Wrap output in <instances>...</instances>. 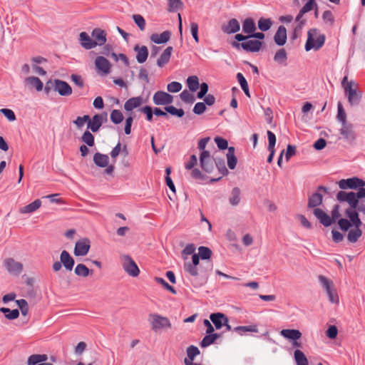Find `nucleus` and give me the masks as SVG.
<instances>
[{"instance_id": "nucleus-1", "label": "nucleus", "mask_w": 365, "mask_h": 365, "mask_svg": "<svg viewBox=\"0 0 365 365\" xmlns=\"http://www.w3.org/2000/svg\"><path fill=\"white\" fill-rule=\"evenodd\" d=\"M338 185L341 190L358 189L356 192H347L341 190L336 194V200L338 201L341 202H346L353 208L357 207L359 200L365 197V181L362 179L357 177L342 179L338 182Z\"/></svg>"}, {"instance_id": "nucleus-2", "label": "nucleus", "mask_w": 365, "mask_h": 365, "mask_svg": "<svg viewBox=\"0 0 365 365\" xmlns=\"http://www.w3.org/2000/svg\"><path fill=\"white\" fill-rule=\"evenodd\" d=\"M213 264L211 261L202 262L200 265L195 267V272H187L191 277V282L195 287L205 284L208 279L209 274L212 272Z\"/></svg>"}, {"instance_id": "nucleus-3", "label": "nucleus", "mask_w": 365, "mask_h": 365, "mask_svg": "<svg viewBox=\"0 0 365 365\" xmlns=\"http://www.w3.org/2000/svg\"><path fill=\"white\" fill-rule=\"evenodd\" d=\"M325 42V35L321 34L317 29H311L307 33V40L305 43V50L309 51L312 49L316 51L321 48Z\"/></svg>"}, {"instance_id": "nucleus-4", "label": "nucleus", "mask_w": 365, "mask_h": 365, "mask_svg": "<svg viewBox=\"0 0 365 365\" xmlns=\"http://www.w3.org/2000/svg\"><path fill=\"white\" fill-rule=\"evenodd\" d=\"M339 205H335L331 212V217L320 208H315L313 210V214L321 224L324 227H329L333 222L340 219L339 217H341V215L339 213Z\"/></svg>"}, {"instance_id": "nucleus-5", "label": "nucleus", "mask_w": 365, "mask_h": 365, "mask_svg": "<svg viewBox=\"0 0 365 365\" xmlns=\"http://www.w3.org/2000/svg\"><path fill=\"white\" fill-rule=\"evenodd\" d=\"M318 280L321 286L325 290L329 301L332 304H338L339 303V297L334 287V282L324 275H319Z\"/></svg>"}, {"instance_id": "nucleus-6", "label": "nucleus", "mask_w": 365, "mask_h": 365, "mask_svg": "<svg viewBox=\"0 0 365 365\" xmlns=\"http://www.w3.org/2000/svg\"><path fill=\"white\" fill-rule=\"evenodd\" d=\"M149 322L152 329L155 331L163 329H170L172 326L168 317H163L158 314H150L149 315Z\"/></svg>"}, {"instance_id": "nucleus-7", "label": "nucleus", "mask_w": 365, "mask_h": 365, "mask_svg": "<svg viewBox=\"0 0 365 365\" xmlns=\"http://www.w3.org/2000/svg\"><path fill=\"white\" fill-rule=\"evenodd\" d=\"M120 262L124 271L130 277H135L140 274V269L135 261L129 255L120 256Z\"/></svg>"}, {"instance_id": "nucleus-8", "label": "nucleus", "mask_w": 365, "mask_h": 365, "mask_svg": "<svg viewBox=\"0 0 365 365\" xmlns=\"http://www.w3.org/2000/svg\"><path fill=\"white\" fill-rule=\"evenodd\" d=\"M327 193L328 192L327 188L324 186L320 185L317 187V191L311 195L308 199L307 208H312L313 210L317 207L322 205L323 201V195L321 192Z\"/></svg>"}, {"instance_id": "nucleus-9", "label": "nucleus", "mask_w": 365, "mask_h": 365, "mask_svg": "<svg viewBox=\"0 0 365 365\" xmlns=\"http://www.w3.org/2000/svg\"><path fill=\"white\" fill-rule=\"evenodd\" d=\"M232 46L235 48H239L241 47L243 50L247 52H258L262 46V42L259 40H249L247 39L245 41L242 43H237V42H233Z\"/></svg>"}, {"instance_id": "nucleus-10", "label": "nucleus", "mask_w": 365, "mask_h": 365, "mask_svg": "<svg viewBox=\"0 0 365 365\" xmlns=\"http://www.w3.org/2000/svg\"><path fill=\"white\" fill-rule=\"evenodd\" d=\"M215 162L208 150L201 152L200 155V167L205 173H210L212 172Z\"/></svg>"}, {"instance_id": "nucleus-11", "label": "nucleus", "mask_w": 365, "mask_h": 365, "mask_svg": "<svg viewBox=\"0 0 365 365\" xmlns=\"http://www.w3.org/2000/svg\"><path fill=\"white\" fill-rule=\"evenodd\" d=\"M4 265L10 274L15 276L19 275L24 269L21 262H17L11 257L6 258L4 261Z\"/></svg>"}, {"instance_id": "nucleus-12", "label": "nucleus", "mask_w": 365, "mask_h": 365, "mask_svg": "<svg viewBox=\"0 0 365 365\" xmlns=\"http://www.w3.org/2000/svg\"><path fill=\"white\" fill-rule=\"evenodd\" d=\"M153 100L157 106L168 105L173 103V97L165 91H159L154 93Z\"/></svg>"}, {"instance_id": "nucleus-13", "label": "nucleus", "mask_w": 365, "mask_h": 365, "mask_svg": "<svg viewBox=\"0 0 365 365\" xmlns=\"http://www.w3.org/2000/svg\"><path fill=\"white\" fill-rule=\"evenodd\" d=\"M90 244V240L88 238H83L77 241L74 248V255L76 256L86 255L91 247Z\"/></svg>"}, {"instance_id": "nucleus-14", "label": "nucleus", "mask_w": 365, "mask_h": 365, "mask_svg": "<svg viewBox=\"0 0 365 365\" xmlns=\"http://www.w3.org/2000/svg\"><path fill=\"white\" fill-rule=\"evenodd\" d=\"M95 66L98 73L106 75L110 72V63L103 56H98L95 60Z\"/></svg>"}, {"instance_id": "nucleus-15", "label": "nucleus", "mask_w": 365, "mask_h": 365, "mask_svg": "<svg viewBox=\"0 0 365 365\" xmlns=\"http://www.w3.org/2000/svg\"><path fill=\"white\" fill-rule=\"evenodd\" d=\"M54 90L61 96H68L72 93L71 86L66 81L55 80Z\"/></svg>"}, {"instance_id": "nucleus-16", "label": "nucleus", "mask_w": 365, "mask_h": 365, "mask_svg": "<svg viewBox=\"0 0 365 365\" xmlns=\"http://www.w3.org/2000/svg\"><path fill=\"white\" fill-rule=\"evenodd\" d=\"M339 131L343 138L348 141H354L356 138V134L353 130V125L349 123L341 124V128Z\"/></svg>"}, {"instance_id": "nucleus-17", "label": "nucleus", "mask_w": 365, "mask_h": 365, "mask_svg": "<svg viewBox=\"0 0 365 365\" xmlns=\"http://www.w3.org/2000/svg\"><path fill=\"white\" fill-rule=\"evenodd\" d=\"M60 262L66 269V270L71 272L74 266L75 261L71 255L66 250H63L60 255Z\"/></svg>"}, {"instance_id": "nucleus-18", "label": "nucleus", "mask_w": 365, "mask_h": 365, "mask_svg": "<svg viewBox=\"0 0 365 365\" xmlns=\"http://www.w3.org/2000/svg\"><path fill=\"white\" fill-rule=\"evenodd\" d=\"M210 319L215 325L216 329H221L224 324L229 322L228 318L222 313H213L210 315Z\"/></svg>"}, {"instance_id": "nucleus-19", "label": "nucleus", "mask_w": 365, "mask_h": 365, "mask_svg": "<svg viewBox=\"0 0 365 365\" xmlns=\"http://www.w3.org/2000/svg\"><path fill=\"white\" fill-rule=\"evenodd\" d=\"M221 29L227 34H235L240 29V23L236 19H231L226 24L222 26Z\"/></svg>"}, {"instance_id": "nucleus-20", "label": "nucleus", "mask_w": 365, "mask_h": 365, "mask_svg": "<svg viewBox=\"0 0 365 365\" xmlns=\"http://www.w3.org/2000/svg\"><path fill=\"white\" fill-rule=\"evenodd\" d=\"M93 41L96 46H103L106 42V33L101 29H94L91 32Z\"/></svg>"}, {"instance_id": "nucleus-21", "label": "nucleus", "mask_w": 365, "mask_h": 365, "mask_svg": "<svg viewBox=\"0 0 365 365\" xmlns=\"http://www.w3.org/2000/svg\"><path fill=\"white\" fill-rule=\"evenodd\" d=\"M136 52V60L139 63H143L146 61L148 56V50L145 46L135 45L133 48Z\"/></svg>"}, {"instance_id": "nucleus-22", "label": "nucleus", "mask_w": 365, "mask_h": 365, "mask_svg": "<svg viewBox=\"0 0 365 365\" xmlns=\"http://www.w3.org/2000/svg\"><path fill=\"white\" fill-rule=\"evenodd\" d=\"M274 42L278 46H283L287 41V29L284 26H279L274 36Z\"/></svg>"}, {"instance_id": "nucleus-23", "label": "nucleus", "mask_w": 365, "mask_h": 365, "mask_svg": "<svg viewBox=\"0 0 365 365\" xmlns=\"http://www.w3.org/2000/svg\"><path fill=\"white\" fill-rule=\"evenodd\" d=\"M173 50V48L172 46H168L164 50L157 60V65L158 67L163 68L170 61Z\"/></svg>"}, {"instance_id": "nucleus-24", "label": "nucleus", "mask_w": 365, "mask_h": 365, "mask_svg": "<svg viewBox=\"0 0 365 365\" xmlns=\"http://www.w3.org/2000/svg\"><path fill=\"white\" fill-rule=\"evenodd\" d=\"M345 213L349 218L351 225L353 224L354 227H361L362 222L359 217V214L356 208H353L350 206L349 208L346 209Z\"/></svg>"}, {"instance_id": "nucleus-25", "label": "nucleus", "mask_w": 365, "mask_h": 365, "mask_svg": "<svg viewBox=\"0 0 365 365\" xmlns=\"http://www.w3.org/2000/svg\"><path fill=\"white\" fill-rule=\"evenodd\" d=\"M143 103V98L142 96L133 97L125 101L124 104V108L127 111H131L134 108L141 106Z\"/></svg>"}, {"instance_id": "nucleus-26", "label": "nucleus", "mask_w": 365, "mask_h": 365, "mask_svg": "<svg viewBox=\"0 0 365 365\" xmlns=\"http://www.w3.org/2000/svg\"><path fill=\"white\" fill-rule=\"evenodd\" d=\"M171 33L169 31H165L160 34H153L150 36V41L157 44L165 43L170 38Z\"/></svg>"}, {"instance_id": "nucleus-27", "label": "nucleus", "mask_w": 365, "mask_h": 365, "mask_svg": "<svg viewBox=\"0 0 365 365\" xmlns=\"http://www.w3.org/2000/svg\"><path fill=\"white\" fill-rule=\"evenodd\" d=\"M79 40L81 45L86 49H91L95 46L93 39L86 32H81L79 35Z\"/></svg>"}, {"instance_id": "nucleus-28", "label": "nucleus", "mask_w": 365, "mask_h": 365, "mask_svg": "<svg viewBox=\"0 0 365 365\" xmlns=\"http://www.w3.org/2000/svg\"><path fill=\"white\" fill-rule=\"evenodd\" d=\"M103 118L100 115H95L92 120H88V128L93 133L97 132L102 125Z\"/></svg>"}, {"instance_id": "nucleus-29", "label": "nucleus", "mask_w": 365, "mask_h": 365, "mask_svg": "<svg viewBox=\"0 0 365 365\" xmlns=\"http://www.w3.org/2000/svg\"><path fill=\"white\" fill-rule=\"evenodd\" d=\"M24 82L30 88H35L37 91H41L43 88L42 81L35 76H30L25 78Z\"/></svg>"}, {"instance_id": "nucleus-30", "label": "nucleus", "mask_w": 365, "mask_h": 365, "mask_svg": "<svg viewBox=\"0 0 365 365\" xmlns=\"http://www.w3.org/2000/svg\"><path fill=\"white\" fill-rule=\"evenodd\" d=\"M41 206V201L39 199H37L32 202L31 203L24 206L20 208L19 212L21 214H29L32 213L36 211Z\"/></svg>"}, {"instance_id": "nucleus-31", "label": "nucleus", "mask_w": 365, "mask_h": 365, "mask_svg": "<svg viewBox=\"0 0 365 365\" xmlns=\"http://www.w3.org/2000/svg\"><path fill=\"white\" fill-rule=\"evenodd\" d=\"M200 257L197 254H193L192 256V262H187L184 263L183 268L186 272H195V267L200 265Z\"/></svg>"}, {"instance_id": "nucleus-32", "label": "nucleus", "mask_w": 365, "mask_h": 365, "mask_svg": "<svg viewBox=\"0 0 365 365\" xmlns=\"http://www.w3.org/2000/svg\"><path fill=\"white\" fill-rule=\"evenodd\" d=\"M187 357L184 359V364H187L189 362H193L195 358L200 354L199 349L194 346L190 345L187 348Z\"/></svg>"}, {"instance_id": "nucleus-33", "label": "nucleus", "mask_w": 365, "mask_h": 365, "mask_svg": "<svg viewBox=\"0 0 365 365\" xmlns=\"http://www.w3.org/2000/svg\"><path fill=\"white\" fill-rule=\"evenodd\" d=\"M280 334L283 337L293 341L298 340L302 336V333L298 329H282Z\"/></svg>"}, {"instance_id": "nucleus-34", "label": "nucleus", "mask_w": 365, "mask_h": 365, "mask_svg": "<svg viewBox=\"0 0 365 365\" xmlns=\"http://www.w3.org/2000/svg\"><path fill=\"white\" fill-rule=\"evenodd\" d=\"M93 162L97 166L100 168H106L108 165L109 158L107 155L96 153L93 155Z\"/></svg>"}, {"instance_id": "nucleus-35", "label": "nucleus", "mask_w": 365, "mask_h": 365, "mask_svg": "<svg viewBox=\"0 0 365 365\" xmlns=\"http://www.w3.org/2000/svg\"><path fill=\"white\" fill-rule=\"evenodd\" d=\"M256 30V26L252 18H247L242 22V31L247 35L252 34Z\"/></svg>"}, {"instance_id": "nucleus-36", "label": "nucleus", "mask_w": 365, "mask_h": 365, "mask_svg": "<svg viewBox=\"0 0 365 365\" xmlns=\"http://www.w3.org/2000/svg\"><path fill=\"white\" fill-rule=\"evenodd\" d=\"M48 356L46 354H32L27 360V365H37L47 361Z\"/></svg>"}, {"instance_id": "nucleus-37", "label": "nucleus", "mask_w": 365, "mask_h": 365, "mask_svg": "<svg viewBox=\"0 0 365 365\" xmlns=\"http://www.w3.org/2000/svg\"><path fill=\"white\" fill-rule=\"evenodd\" d=\"M233 330L241 336L245 335L247 332L258 331L257 326L255 324L248 326H238L235 327Z\"/></svg>"}, {"instance_id": "nucleus-38", "label": "nucleus", "mask_w": 365, "mask_h": 365, "mask_svg": "<svg viewBox=\"0 0 365 365\" xmlns=\"http://www.w3.org/2000/svg\"><path fill=\"white\" fill-rule=\"evenodd\" d=\"M227 165L230 169L233 170L237 165V159L235 155V148H228V152L227 153Z\"/></svg>"}, {"instance_id": "nucleus-39", "label": "nucleus", "mask_w": 365, "mask_h": 365, "mask_svg": "<svg viewBox=\"0 0 365 365\" xmlns=\"http://www.w3.org/2000/svg\"><path fill=\"white\" fill-rule=\"evenodd\" d=\"M361 235L362 231L361 230L360 227H355L354 229L349 230L347 235V239L350 242L355 243L358 241Z\"/></svg>"}, {"instance_id": "nucleus-40", "label": "nucleus", "mask_w": 365, "mask_h": 365, "mask_svg": "<svg viewBox=\"0 0 365 365\" xmlns=\"http://www.w3.org/2000/svg\"><path fill=\"white\" fill-rule=\"evenodd\" d=\"M341 86L343 87L345 93L349 94L351 91L356 88L357 84L354 83L353 81H348V76H345L341 81Z\"/></svg>"}, {"instance_id": "nucleus-41", "label": "nucleus", "mask_w": 365, "mask_h": 365, "mask_svg": "<svg viewBox=\"0 0 365 365\" xmlns=\"http://www.w3.org/2000/svg\"><path fill=\"white\" fill-rule=\"evenodd\" d=\"M294 357L297 365H308V360L305 354L299 349H296Z\"/></svg>"}, {"instance_id": "nucleus-42", "label": "nucleus", "mask_w": 365, "mask_h": 365, "mask_svg": "<svg viewBox=\"0 0 365 365\" xmlns=\"http://www.w3.org/2000/svg\"><path fill=\"white\" fill-rule=\"evenodd\" d=\"M287 59V52L284 48H280L279 50H278L274 56V61L279 64L286 65Z\"/></svg>"}, {"instance_id": "nucleus-43", "label": "nucleus", "mask_w": 365, "mask_h": 365, "mask_svg": "<svg viewBox=\"0 0 365 365\" xmlns=\"http://www.w3.org/2000/svg\"><path fill=\"white\" fill-rule=\"evenodd\" d=\"M0 312L5 314V317L8 319H15L19 316V311L17 309L11 310L9 308L1 307Z\"/></svg>"}, {"instance_id": "nucleus-44", "label": "nucleus", "mask_w": 365, "mask_h": 365, "mask_svg": "<svg viewBox=\"0 0 365 365\" xmlns=\"http://www.w3.org/2000/svg\"><path fill=\"white\" fill-rule=\"evenodd\" d=\"M237 81H238V82H239L242 89L243 90L245 94L247 96L250 97V91H249L248 83H247V80L245 79V78L242 75V73H238L237 74Z\"/></svg>"}, {"instance_id": "nucleus-45", "label": "nucleus", "mask_w": 365, "mask_h": 365, "mask_svg": "<svg viewBox=\"0 0 365 365\" xmlns=\"http://www.w3.org/2000/svg\"><path fill=\"white\" fill-rule=\"evenodd\" d=\"M219 337L217 334H207L200 342L202 347H207L215 342V341Z\"/></svg>"}, {"instance_id": "nucleus-46", "label": "nucleus", "mask_w": 365, "mask_h": 365, "mask_svg": "<svg viewBox=\"0 0 365 365\" xmlns=\"http://www.w3.org/2000/svg\"><path fill=\"white\" fill-rule=\"evenodd\" d=\"M74 272L77 276L86 277L90 274V269L83 264H78Z\"/></svg>"}, {"instance_id": "nucleus-47", "label": "nucleus", "mask_w": 365, "mask_h": 365, "mask_svg": "<svg viewBox=\"0 0 365 365\" xmlns=\"http://www.w3.org/2000/svg\"><path fill=\"white\" fill-rule=\"evenodd\" d=\"M240 190L239 187H235L232 189L231 196L230 197V202L232 205H237L240 202Z\"/></svg>"}, {"instance_id": "nucleus-48", "label": "nucleus", "mask_w": 365, "mask_h": 365, "mask_svg": "<svg viewBox=\"0 0 365 365\" xmlns=\"http://www.w3.org/2000/svg\"><path fill=\"white\" fill-rule=\"evenodd\" d=\"M187 83L191 91H196L199 88V79L196 76H189L187 79Z\"/></svg>"}, {"instance_id": "nucleus-49", "label": "nucleus", "mask_w": 365, "mask_h": 365, "mask_svg": "<svg viewBox=\"0 0 365 365\" xmlns=\"http://www.w3.org/2000/svg\"><path fill=\"white\" fill-rule=\"evenodd\" d=\"M199 257L206 261H210V259L212 255V251L210 248L204 246H201L198 248V254Z\"/></svg>"}, {"instance_id": "nucleus-50", "label": "nucleus", "mask_w": 365, "mask_h": 365, "mask_svg": "<svg viewBox=\"0 0 365 365\" xmlns=\"http://www.w3.org/2000/svg\"><path fill=\"white\" fill-rule=\"evenodd\" d=\"M257 24L259 30L262 31H267L271 28L272 21L270 19L260 18Z\"/></svg>"}, {"instance_id": "nucleus-51", "label": "nucleus", "mask_w": 365, "mask_h": 365, "mask_svg": "<svg viewBox=\"0 0 365 365\" xmlns=\"http://www.w3.org/2000/svg\"><path fill=\"white\" fill-rule=\"evenodd\" d=\"M348 101L351 105H357L361 100V95L357 93L356 88L347 94Z\"/></svg>"}, {"instance_id": "nucleus-52", "label": "nucleus", "mask_w": 365, "mask_h": 365, "mask_svg": "<svg viewBox=\"0 0 365 365\" xmlns=\"http://www.w3.org/2000/svg\"><path fill=\"white\" fill-rule=\"evenodd\" d=\"M165 110L167 113H169L170 115H175L179 118H182L185 114L183 109L176 108L173 106H168L165 107Z\"/></svg>"}, {"instance_id": "nucleus-53", "label": "nucleus", "mask_w": 365, "mask_h": 365, "mask_svg": "<svg viewBox=\"0 0 365 365\" xmlns=\"http://www.w3.org/2000/svg\"><path fill=\"white\" fill-rule=\"evenodd\" d=\"M81 140L90 147L93 146L95 143L94 136L88 130L84 132L81 137Z\"/></svg>"}, {"instance_id": "nucleus-54", "label": "nucleus", "mask_w": 365, "mask_h": 365, "mask_svg": "<svg viewBox=\"0 0 365 365\" xmlns=\"http://www.w3.org/2000/svg\"><path fill=\"white\" fill-rule=\"evenodd\" d=\"M110 120L115 124H119L123 120V115L120 110H113L110 113Z\"/></svg>"}, {"instance_id": "nucleus-55", "label": "nucleus", "mask_w": 365, "mask_h": 365, "mask_svg": "<svg viewBox=\"0 0 365 365\" xmlns=\"http://www.w3.org/2000/svg\"><path fill=\"white\" fill-rule=\"evenodd\" d=\"M304 14V13H302V11L300 10L299 14L296 16V21L299 22V24L294 29V38L297 37L296 33L302 29L304 24H305V21L302 20V18L303 17Z\"/></svg>"}, {"instance_id": "nucleus-56", "label": "nucleus", "mask_w": 365, "mask_h": 365, "mask_svg": "<svg viewBox=\"0 0 365 365\" xmlns=\"http://www.w3.org/2000/svg\"><path fill=\"white\" fill-rule=\"evenodd\" d=\"M168 11L173 12L182 6L181 0H168Z\"/></svg>"}, {"instance_id": "nucleus-57", "label": "nucleus", "mask_w": 365, "mask_h": 365, "mask_svg": "<svg viewBox=\"0 0 365 365\" xmlns=\"http://www.w3.org/2000/svg\"><path fill=\"white\" fill-rule=\"evenodd\" d=\"M155 280L156 282L161 284L165 289L170 291L174 294H176V290L175 289V288L173 286L170 285L163 278L157 277L155 278Z\"/></svg>"}, {"instance_id": "nucleus-58", "label": "nucleus", "mask_w": 365, "mask_h": 365, "mask_svg": "<svg viewBox=\"0 0 365 365\" xmlns=\"http://www.w3.org/2000/svg\"><path fill=\"white\" fill-rule=\"evenodd\" d=\"M133 19L136 25L139 27L141 31L145 29V21L144 18L140 14H134Z\"/></svg>"}, {"instance_id": "nucleus-59", "label": "nucleus", "mask_w": 365, "mask_h": 365, "mask_svg": "<svg viewBox=\"0 0 365 365\" xmlns=\"http://www.w3.org/2000/svg\"><path fill=\"white\" fill-rule=\"evenodd\" d=\"M336 118L341 123V124L348 123L346 121V114L341 103H338V113Z\"/></svg>"}, {"instance_id": "nucleus-60", "label": "nucleus", "mask_w": 365, "mask_h": 365, "mask_svg": "<svg viewBox=\"0 0 365 365\" xmlns=\"http://www.w3.org/2000/svg\"><path fill=\"white\" fill-rule=\"evenodd\" d=\"M322 19L326 24H329L330 26H332L334 22V18L332 12L329 10L324 11Z\"/></svg>"}, {"instance_id": "nucleus-61", "label": "nucleus", "mask_w": 365, "mask_h": 365, "mask_svg": "<svg viewBox=\"0 0 365 365\" xmlns=\"http://www.w3.org/2000/svg\"><path fill=\"white\" fill-rule=\"evenodd\" d=\"M167 88L169 92L177 93L182 89V85L179 82L173 81L168 84Z\"/></svg>"}, {"instance_id": "nucleus-62", "label": "nucleus", "mask_w": 365, "mask_h": 365, "mask_svg": "<svg viewBox=\"0 0 365 365\" xmlns=\"http://www.w3.org/2000/svg\"><path fill=\"white\" fill-rule=\"evenodd\" d=\"M314 7H317L315 0H309L300 10L302 13L306 14L312 10Z\"/></svg>"}, {"instance_id": "nucleus-63", "label": "nucleus", "mask_w": 365, "mask_h": 365, "mask_svg": "<svg viewBox=\"0 0 365 365\" xmlns=\"http://www.w3.org/2000/svg\"><path fill=\"white\" fill-rule=\"evenodd\" d=\"M338 225L341 230L347 231L352 225L349 220L345 218H341L338 220Z\"/></svg>"}, {"instance_id": "nucleus-64", "label": "nucleus", "mask_w": 365, "mask_h": 365, "mask_svg": "<svg viewBox=\"0 0 365 365\" xmlns=\"http://www.w3.org/2000/svg\"><path fill=\"white\" fill-rule=\"evenodd\" d=\"M205 104L203 102H198L195 105L192 110L195 114L200 115L202 114L205 111Z\"/></svg>"}]
</instances>
